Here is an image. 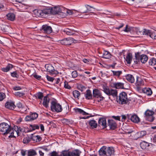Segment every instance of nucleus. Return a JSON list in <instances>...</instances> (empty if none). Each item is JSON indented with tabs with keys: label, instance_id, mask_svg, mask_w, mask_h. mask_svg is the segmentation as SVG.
<instances>
[{
	"label": "nucleus",
	"instance_id": "nucleus-3",
	"mask_svg": "<svg viewBox=\"0 0 156 156\" xmlns=\"http://www.w3.org/2000/svg\"><path fill=\"white\" fill-rule=\"evenodd\" d=\"M51 109L52 111L59 112H61L62 108V106L58 103L56 100L55 99L51 101Z\"/></svg>",
	"mask_w": 156,
	"mask_h": 156
},
{
	"label": "nucleus",
	"instance_id": "nucleus-39",
	"mask_svg": "<svg viewBox=\"0 0 156 156\" xmlns=\"http://www.w3.org/2000/svg\"><path fill=\"white\" fill-rule=\"evenodd\" d=\"M112 72L113 75V76H117L118 77H119L120 75L122 74V72L121 71H112Z\"/></svg>",
	"mask_w": 156,
	"mask_h": 156
},
{
	"label": "nucleus",
	"instance_id": "nucleus-10",
	"mask_svg": "<svg viewBox=\"0 0 156 156\" xmlns=\"http://www.w3.org/2000/svg\"><path fill=\"white\" fill-rule=\"evenodd\" d=\"M45 67L47 71L51 74H56L57 72L55 70L54 67L51 65H46Z\"/></svg>",
	"mask_w": 156,
	"mask_h": 156
},
{
	"label": "nucleus",
	"instance_id": "nucleus-19",
	"mask_svg": "<svg viewBox=\"0 0 156 156\" xmlns=\"http://www.w3.org/2000/svg\"><path fill=\"white\" fill-rule=\"evenodd\" d=\"M108 124L111 129H114L116 128V123L113 120H108Z\"/></svg>",
	"mask_w": 156,
	"mask_h": 156
},
{
	"label": "nucleus",
	"instance_id": "nucleus-47",
	"mask_svg": "<svg viewBox=\"0 0 156 156\" xmlns=\"http://www.w3.org/2000/svg\"><path fill=\"white\" fill-rule=\"evenodd\" d=\"M77 88L78 90H80L81 91H83L84 90L86 89L85 86L81 84H78L77 85Z\"/></svg>",
	"mask_w": 156,
	"mask_h": 156
},
{
	"label": "nucleus",
	"instance_id": "nucleus-22",
	"mask_svg": "<svg viewBox=\"0 0 156 156\" xmlns=\"http://www.w3.org/2000/svg\"><path fill=\"white\" fill-rule=\"evenodd\" d=\"M126 78L128 81L131 83H134L135 81L134 77L132 75L129 74L127 75L126 76Z\"/></svg>",
	"mask_w": 156,
	"mask_h": 156
},
{
	"label": "nucleus",
	"instance_id": "nucleus-34",
	"mask_svg": "<svg viewBox=\"0 0 156 156\" xmlns=\"http://www.w3.org/2000/svg\"><path fill=\"white\" fill-rule=\"evenodd\" d=\"M62 31L66 33V34L69 35H71L73 34V31L71 30L68 28H66L62 30Z\"/></svg>",
	"mask_w": 156,
	"mask_h": 156
},
{
	"label": "nucleus",
	"instance_id": "nucleus-29",
	"mask_svg": "<svg viewBox=\"0 0 156 156\" xmlns=\"http://www.w3.org/2000/svg\"><path fill=\"white\" fill-rule=\"evenodd\" d=\"M132 54L130 53H129L127 54L126 56V60L127 63L130 64L132 60Z\"/></svg>",
	"mask_w": 156,
	"mask_h": 156
},
{
	"label": "nucleus",
	"instance_id": "nucleus-12",
	"mask_svg": "<svg viewBox=\"0 0 156 156\" xmlns=\"http://www.w3.org/2000/svg\"><path fill=\"white\" fill-rule=\"evenodd\" d=\"M154 112L151 110H147L145 113V115L146 116H149L148 120L151 122H152L154 120V118L152 116L154 114Z\"/></svg>",
	"mask_w": 156,
	"mask_h": 156
},
{
	"label": "nucleus",
	"instance_id": "nucleus-45",
	"mask_svg": "<svg viewBox=\"0 0 156 156\" xmlns=\"http://www.w3.org/2000/svg\"><path fill=\"white\" fill-rule=\"evenodd\" d=\"M133 30V27L126 25V27L123 31L125 32H130Z\"/></svg>",
	"mask_w": 156,
	"mask_h": 156
},
{
	"label": "nucleus",
	"instance_id": "nucleus-54",
	"mask_svg": "<svg viewBox=\"0 0 156 156\" xmlns=\"http://www.w3.org/2000/svg\"><path fill=\"white\" fill-rule=\"evenodd\" d=\"M5 94L2 93H0V101H2L5 98Z\"/></svg>",
	"mask_w": 156,
	"mask_h": 156
},
{
	"label": "nucleus",
	"instance_id": "nucleus-52",
	"mask_svg": "<svg viewBox=\"0 0 156 156\" xmlns=\"http://www.w3.org/2000/svg\"><path fill=\"white\" fill-rule=\"evenodd\" d=\"M85 6H86V8L87 9V11H86V12H83V13H86L88 11V12H90V11H92L91 9L93 8L92 7H91L88 5H85Z\"/></svg>",
	"mask_w": 156,
	"mask_h": 156
},
{
	"label": "nucleus",
	"instance_id": "nucleus-35",
	"mask_svg": "<svg viewBox=\"0 0 156 156\" xmlns=\"http://www.w3.org/2000/svg\"><path fill=\"white\" fill-rule=\"evenodd\" d=\"M73 96L75 98L78 99L79 97L80 96V93L77 90H75L73 92Z\"/></svg>",
	"mask_w": 156,
	"mask_h": 156
},
{
	"label": "nucleus",
	"instance_id": "nucleus-20",
	"mask_svg": "<svg viewBox=\"0 0 156 156\" xmlns=\"http://www.w3.org/2000/svg\"><path fill=\"white\" fill-rule=\"evenodd\" d=\"M27 156H35L37 154L36 151L33 149H30L27 151Z\"/></svg>",
	"mask_w": 156,
	"mask_h": 156
},
{
	"label": "nucleus",
	"instance_id": "nucleus-1",
	"mask_svg": "<svg viewBox=\"0 0 156 156\" xmlns=\"http://www.w3.org/2000/svg\"><path fill=\"white\" fill-rule=\"evenodd\" d=\"M0 131L4 135L10 133L8 136L9 138H10L15 137L14 135L15 133H16L18 136H19L20 132H21V130L20 127L18 128L17 127V130H14L10 125L4 122L0 124Z\"/></svg>",
	"mask_w": 156,
	"mask_h": 156
},
{
	"label": "nucleus",
	"instance_id": "nucleus-24",
	"mask_svg": "<svg viewBox=\"0 0 156 156\" xmlns=\"http://www.w3.org/2000/svg\"><path fill=\"white\" fill-rule=\"evenodd\" d=\"M140 59L142 63H144L148 60L147 56L145 55H142L140 56L139 55Z\"/></svg>",
	"mask_w": 156,
	"mask_h": 156
},
{
	"label": "nucleus",
	"instance_id": "nucleus-13",
	"mask_svg": "<svg viewBox=\"0 0 156 156\" xmlns=\"http://www.w3.org/2000/svg\"><path fill=\"white\" fill-rule=\"evenodd\" d=\"M112 87L116 89H124V83L121 82L112 83L111 84Z\"/></svg>",
	"mask_w": 156,
	"mask_h": 156
},
{
	"label": "nucleus",
	"instance_id": "nucleus-21",
	"mask_svg": "<svg viewBox=\"0 0 156 156\" xmlns=\"http://www.w3.org/2000/svg\"><path fill=\"white\" fill-rule=\"evenodd\" d=\"M64 12L66 13V16L67 14H68L70 15H73L74 16H76V15L78 12L77 11L74 10H66L65 11H64Z\"/></svg>",
	"mask_w": 156,
	"mask_h": 156
},
{
	"label": "nucleus",
	"instance_id": "nucleus-41",
	"mask_svg": "<svg viewBox=\"0 0 156 156\" xmlns=\"http://www.w3.org/2000/svg\"><path fill=\"white\" fill-rule=\"evenodd\" d=\"M31 139V138L28 136H26L23 140V143L24 144H27L30 141Z\"/></svg>",
	"mask_w": 156,
	"mask_h": 156
},
{
	"label": "nucleus",
	"instance_id": "nucleus-4",
	"mask_svg": "<svg viewBox=\"0 0 156 156\" xmlns=\"http://www.w3.org/2000/svg\"><path fill=\"white\" fill-rule=\"evenodd\" d=\"M51 13L52 14H58L60 15V16L64 17L66 16V13L62 12L61 8L58 7H55L50 9Z\"/></svg>",
	"mask_w": 156,
	"mask_h": 156
},
{
	"label": "nucleus",
	"instance_id": "nucleus-53",
	"mask_svg": "<svg viewBox=\"0 0 156 156\" xmlns=\"http://www.w3.org/2000/svg\"><path fill=\"white\" fill-rule=\"evenodd\" d=\"M24 93L20 92H16L15 93V95H16V96L19 97H21L24 95Z\"/></svg>",
	"mask_w": 156,
	"mask_h": 156
},
{
	"label": "nucleus",
	"instance_id": "nucleus-43",
	"mask_svg": "<svg viewBox=\"0 0 156 156\" xmlns=\"http://www.w3.org/2000/svg\"><path fill=\"white\" fill-rule=\"evenodd\" d=\"M140 147L142 149H145L147 147L149 146V144L148 143L145 141L142 142L140 144Z\"/></svg>",
	"mask_w": 156,
	"mask_h": 156
},
{
	"label": "nucleus",
	"instance_id": "nucleus-42",
	"mask_svg": "<svg viewBox=\"0 0 156 156\" xmlns=\"http://www.w3.org/2000/svg\"><path fill=\"white\" fill-rule=\"evenodd\" d=\"M149 36L152 38L156 39V31L153 30L151 31L150 33Z\"/></svg>",
	"mask_w": 156,
	"mask_h": 156
},
{
	"label": "nucleus",
	"instance_id": "nucleus-16",
	"mask_svg": "<svg viewBox=\"0 0 156 156\" xmlns=\"http://www.w3.org/2000/svg\"><path fill=\"white\" fill-rule=\"evenodd\" d=\"M129 115H130L129 119H130L131 121L135 123H137L140 122V118L136 115L133 114L131 115V114H130Z\"/></svg>",
	"mask_w": 156,
	"mask_h": 156
},
{
	"label": "nucleus",
	"instance_id": "nucleus-9",
	"mask_svg": "<svg viewBox=\"0 0 156 156\" xmlns=\"http://www.w3.org/2000/svg\"><path fill=\"white\" fill-rule=\"evenodd\" d=\"M135 84L137 90L139 91L141 90V87L144 85V82L141 78L137 77Z\"/></svg>",
	"mask_w": 156,
	"mask_h": 156
},
{
	"label": "nucleus",
	"instance_id": "nucleus-11",
	"mask_svg": "<svg viewBox=\"0 0 156 156\" xmlns=\"http://www.w3.org/2000/svg\"><path fill=\"white\" fill-rule=\"evenodd\" d=\"M41 30L45 33L50 34L51 33L52 29L50 26L45 25L42 26Z\"/></svg>",
	"mask_w": 156,
	"mask_h": 156
},
{
	"label": "nucleus",
	"instance_id": "nucleus-64",
	"mask_svg": "<svg viewBox=\"0 0 156 156\" xmlns=\"http://www.w3.org/2000/svg\"><path fill=\"white\" fill-rule=\"evenodd\" d=\"M124 24L122 23L121 24L119 27H117L115 28L116 29L119 30L120 28L122 27H123Z\"/></svg>",
	"mask_w": 156,
	"mask_h": 156
},
{
	"label": "nucleus",
	"instance_id": "nucleus-30",
	"mask_svg": "<svg viewBox=\"0 0 156 156\" xmlns=\"http://www.w3.org/2000/svg\"><path fill=\"white\" fill-rule=\"evenodd\" d=\"M102 88L103 91L104 93L107 95H109L110 90L109 89L108 87L106 85H103Z\"/></svg>",
	"mask_w": 156,
	"mask_h": 156
},
{
	"label": "nucleus",
	"instance_id": "nucleus-17",
	"mask_svg": "<svg viewBox=\"0 0 156 156\" xmlns=\"http://www.w3.org/2000/svg\"><path fill=\"white\" fill-rule=\"evenodd\" d=\"M50 99L48 95L44 97L43 99L42 104L46 108H47L48 107V105L50 102Z\"/></svg>",
	"mask_w": 156,
	"mask_h": 156
},
{
	"label": "nucleus",
	"instance_id": "nucleus-49",
	"mask_svg": "<svg viewBox=\"0 0 156 156\" xmlns=\"http://www.w3.org/2000/svg\"><path fill=\"white\" fill-rule=\"evenodd\" d=\"M42 11L43 12V15H44V17L46 14H49L50 13H51L50 9H44L42 10Z\"/></svg>",
	"mask_w": 156,
	"mask_h": 156
},
{
	"label": "nucleus",
	"instance_id": "nucleus-23",
	"mask_svg": "<svg viewBox=\"0 0 156 156\" xmlns=\"http://www.w3.org/2000/svg\"><path fill=\"white\" fill-rule=\"evenodd\" d=\"M142 92L147 95H151L152 94V91L149 88H145L142 89Z\"/></svg>",
	"mask_w": 156,
	"mask_h": 156
},
{
	"label": "nucleus",
	"instance_id": "nucleus-25",
	"mask_svg": "<svg viewBox=\"0 0 156 156\" xmlns=\"http://www.w3.org/2000/svg\"><path fill=\"white\" fill-rule=\"evenodd\" d=\"M74 110L77 113H79L83 115H87L89 114L88 113L85 112L83 110L80 108H75Z\"/></svg>",
	"mask_w": 156,
	"mask_h": 156
},
{
	"label": "nucleus",
	"instance_id": "nucleus-50",
	"mask_svg": "<svg viewBox=\"0 0 156 156\" xmlns=\"http://www.w3.org/2000/svg\"><path fill=\"white\" fill-rule=\"evenodd\" d=\"M36 97L38 99L42 100L43 97V93L39 92L36 94Z\"/></svg>",
	"mask_w": 156,
	"mask_h": 156
},
{
	"label": "nucleus",
	"instance_id": "nucleus-61",
	"mask_svg": "<svg viewBox=\"0 0 156 156\" xmlns=\"http://www.w3.org/2000/svg\"><path fill=\"white\" fill-rule=\"evenodd\" d=\"M19 108L21 109H23V107H22V104L20 103H18L16 105Z\"/></svg>",
	"mask_w": 156,
	"mask_h": 156
},
{
	"label": "nucleus",
	"instance_id": "nucleus-6",
	"mask_svg": "<svg viewBox=\"0 0 156 156\" xmlns=\"http://www.w3.org/2000/svg\"><path fill=\"white\" fill-rule=\"evenodd\" d=\"M16 1L19 3L24 2L21 5L22 10H25L32 6L30 0H16Z\"/></svg>",
	"mask_w": 156,
	"mask_h": 156
},
{
	"label": "nucleus",
	"instance_id": "nucleus-40",
	"mask_svg": "<svg viewBox=\"0 0 156 156\" xmlns=\"http://www.w3.org/2000/svg\"><path fill=\"white\" fill-rule=\"evenodd\" d=\"M103 57L105 58H109L111 57L110 53L107 51H105L103 53Z\"/></svg>",
	"mask_w": 156,
	"mask_h": 156
},
{
	"label": "nucleus",
	"instance_id": "nucleus-37",
	"mask_svg": "<svg viewBox=\"0 0 156 156\" xmlns=\"http://www.w3.org/2000/svg\"><path fill=\"white\" fill-rule=\"evenodd\" d=\"M133 60L134 63L136 64H137L140 61L139 54L137 53L135 54V58H133Z\"/></svg>",
	"mask_w": 156,
	"mask_h": 156
},
{
	"label": "nucleus",
	"instance_id": "nucleus-55",
	"mask_svg": "<svg viewBox=\"0 0 156 156\" xmlns=\"http://www.w3.org/2000/svg\"><path fill=\"white\" fill-rule=\"evenodd\" d=\"M122 119L124 121L126 119V118H128V119H129L130 117V115H127L126 116L125 115H122Z\"/></svg>",
	"mask_w": 156,
	"mask_h": 156
},
{
	"label": "nucleus",
	"instance_id": "nucleus-28",
	"mask_svg": "<svg viewBox=\"0 0 156 156\" xmlns=\"http://www.w3.org/2000/svg\"><path fill=\"white\" fill-rule=\"evenodd\" d=\"M12 68V65L11 64H9L6 67L2 68L1 70L3 72H7Z\"/></svg>",
	"mask_w": 156,
	"mask_h": 156
},
{
	"label": "nucleus",
	"instance_id": "nucleus-32",
	"mask_svg": "<svg viewBox=\"0 0 156 156\" xmlns=\"http://www.w3.org/2000/svg\"><path fill=\"white\" fill-rule=\"evenodd\" d=\"M109 94L108 96L112 95L113 97H116L117 95V90L115 89H111L109 92Z\"/></svg>",
	"mask_w": 156,
	"mask_h": 156
},
{
	"label": "nucleus",
	"instance_id": "nucleus-27",
	"mask_svg": "<svg viewBox=\"0 0 156 156\" xmlns=\"http://www.w3.org/2000/svg\"><path fill=\"white\" fill-rule=\"evenodd\" d=\"M7 19L9 20L13 21L15 19V16L13 13H9L6 15Z\"/></svg>",
	"mask_w": 156,
	"mask_h": 156
},
{
	"label": "nucleus",
	"instance_id": "nucleus-63",
	"mask_svg": "<svg viewBox=\"0 0 156 156\" xmlns=\"http://www.w3.org/2000/svg\"><path fill=\"white\" fill-rule=\"evenodd\" d=\"M33 76L36 79L39 80L41 79V77L40 76L34 74L33 75Z\"/></svg>",
	"mask_w": 156,
	"mask_h": 156
},
{
	"label": "nucleus",
	"instance_id": "nucleus-36",
	"mask_svg": "<svg viewBox=\"0 0 156 156\" xmlns=\"http://www.w3.org/2000/svg\"><path fill=\"white\" fill-rule=\"evenodd\" d=\"M30 129L31 131L34 130L36 129H38L40 126L37 125H30L29 126Z\"/></svg>",
	"mask_w": 156,
	"mask_h": 156
},
{
	"label": "nucleus",
	"instance_id": "nucleus-57",
	"mask_svg": "<svg viewBox=\"0 0 156 156\" xmlns=\"http://www.w3.org/2000/svg\"><path fill=\"white\" fill-rule=\"evenodd\" d=\"M72 76L73 77L76 78L78 76L77 73L76 71H73L72 73Z\"/></svg>",
	"mask_w": 156,
	"mask_h": 156
},
{
	"label": "nucleus",
	"instance_id": "nucleus-58",
	"mask_svg": "<svg viewBox=\"0 0 156 156\" xmlns=\"http://www.w3.org/2000/svg\"><path fill=\"white\" fill-rule=\"evenodd\" d=\"M46 77L47 80L48 81L52 82L54 80V78L53 77L49 76L48 75H47Z\"/></svg>",
	"mask_w": 156,
	"mask_h": 156
},
{
	"label": "nucleus",
	"instance_id": "nucleus-56",
	"mask_svg": "<svg viewBox=\"0 0 156 156\" xmlns=\"http://www.w3.org/2000/svg\"><path fill=\"white\" fill-rule=\"evenodd\" d=\"M64 87L65 88L68 89H70L71 88V87L69 85L67 82L66 81H65L64 82Z\"/></svg>",
	"mask_w": 156,
	"mask_h": 156
},
{
	"label": "nucleus",
	"instance_id": "nucleus-5",
	"mask_svg": "<svg viewBox=\"0 0 156 156\" xmlns=\"http://www.w3.org/2000/svg\"><path fill=\"white\" fill-rule=\"evenodd\" d=\"M117 101L119 104H124L128 102L127 94L125 92H122L119 95V99L117 98Z\"/></svg>",
	"mask_w": 156,
	"mask_h": 156
},
{
	"label": "nucleus",
	"instance_id": "nucleus-48",
	"mask_svg": "<svg viewBox=\"0 0 156 156\" xmlns=\"http://www.w3.org/2000/svg\"><path fill=\"white\" fill-rule=\"evenodd\" d=\"M146 134V132L145 131H142L140 132L137 133V134L140 135L139 137L141 138L145 135Z\"/></svg>",
	"mask_w": 156,
	"mask_h": 156
},
{
	"label": "nucleus",
	"instance_id": "nucleus-44",
	"mask_svg": "<svg viewBox=\"0 0 156 156\" xmlns=\"http://www.w3.org/2000/svg\"><path fill=\"white\" fill-rule=\"evenodd\" d=\"M31 139L34 141H35L36 142L40 141L41 140V138L39 136H34L31 137Z\"/></svg>",
	"mask_w": 156,
	"mask_h": 156
},
{
	"label": "nucleus",
	"instance_id": "nucleus-38",
	"mask_svg": "<svg viewBox=\"0 0 156 156\" xmlns=\"http://www.w3.org/2000/svg\"><path fill=\"white\" fill-rule=\"evenodd\" d=\"M85 97L86 99H91L92 97V95L90 91L89 90H87V93L85 94Z\"/></svg>",
	"mask_w": 156,
	"mask_h": 156
},
{
	"label": "nucleus",
	"instance_id": "nucleus-7",
	"mask_svg": "<svg viewBox=\"0 0 156 156\" xmlns=\"http://www.w3.org/2000/svg\"><path fill=\"white\" fill-rule=\"evenodd\" d=\"M38 116V114L36 113H30L26 117L25 120L26 121H32L36 119Z\"/></svg>",
	"mask_w": 156,
	"mask_h": 156
},
{
	"label": "nucleus",
	"instance_id": "nucleus-15",
	"mask_svg": "<svg viewBox=\"0 0 156 156\" xmlns=\"http://www.w3.org/2000/svg\"><path fill=\"white\" fill-rule=\"evenodd\" d=\"M5 106L6 108L11 110L13 109L16 107L14 103L11 101H7L5 104Z\"/></svg>",
	"mask_w": 156,
	"mask_h": 156
},
{
	"label": "nucleus",
	"instance_id": "nucleus-46",
	"mask_svg": "<svg viewBox=\"0 0 156 156\" xmlns=\"http://www.w3.org/2000/svg\"><path fill=\"white\" fill-rule=\"evenodd\" d=\"M149 64L151 66H154L156 64V59L153 58L150 59L149 61Z\"/></svg>",
	"mask_w": 156,
	"mask_h": 156
},
{
	"label": "nucleus",
	"instance_id": "nucleus-51",
	"mask_svg": "<svg viewBox=\"0 0 156 156\" xmlns=\"http://www.w3.org/2000/svg\"><path fill=\"white\" fill-rule=\"evenodd\" d=\"M151 31L149 30L144 29L143 32V34L145 35H149Z\"/></svg>",
	"mask_w": 156,
	"mask_h": 156
},
{
	"label": "nucleus",
	"instance_id": "nucleus-2",
	"mask_svg": "<svg viewBox=\"0 0 156 156\" xmlns=\"http://www.w3.org/2000/svg\"><path fill=\"white\" fill-rule=\"evenodd\" d=\"M114 154V150L112 147H102L99 151L100 155L103 156H111Z\"/></svg>",
	"mask_w": 156,
	"mask_h": 156
},
{
	"label": "nucleus",
	"instance_id": "nucleus-26",
	"mask_svg": "<svg viewBox=\"0 0 156 156\" xmlns=\"http://www.w3.org/2000/svg\"><path fill=\"white\" fill-rule=\"evenodd\" d=\"M89 126L92 128H96L97 126V122L94 120H90L89 123Z\"/></svg>",
	"mask_w": 156,
	"mask_h": 156
},
{
	"label": "nucleus",
	"instance_id": "nucleus-8",
	"mask_svg": "<svg viewBox=\"0 0 156 156\" xmlns=\"http://www.w3.org/2000/svg\"><path fill=\"white\" fill-rule=\"evenodd\" d=\"M76 41L72 38L69 37L64 39L61 41V44L65 45H69Z\"/></svg>",
	"mask_w": 156,
	"mask_h": 156
},
{
	"label": "nucleus",
	"instance_id": "nucleus-18",
	"mask_svg": "<svg viewBox=\"0 0 156 156\" xmlns=\"http://www.w3.org/2000/svg\"><path fill=\"white\" fill-rule=\"evenodd\" d=\"M99 126H102L103 128L106 127V122L105 119V118H101L99 119L98 121Z\"/></svg>",
	"mask_w": 156,
	"mask_h": 156
},
{
	"label": "nucleus",
	"instance_id": "nucleus-31",
	"mask_svg": "<svg viewBox=\"0 0 156 156\" xmlns=\"http://www.w3.org/2000/svg\"><path fill=\"white\" fill-rule=\"evenodd\" d=\"M93 96L94 97H99L101 95L99 90L97 89H95L93 90Z\"/></svg>",
	"mask_w": 156,
	"mask_h": 156
},
{
	"label": "nucleus",
	"instance_id": "nucleus-33",
	"mask_svg": "<svg viewBox=\"0 0 156 156\" xmlns=\"http://www.w3.org/2000/svg\"><path fill=\"white\" fill-rule=\"evenodd\" d=\"M35 12L36 13V15L39 17H44V15H43V12L42 10H35Z\"/></svg>",
	"mask_w": 156,
	"mask_h": 156
},
{
	"label": "nucleus",
	"instance_id": "nucleus-59",
	"mask_svg": "<svg viewBox=\"0 0 156 156\" xmlns=\"http://www.w3.org/2000/svg\"><path fill=\"white\" fill-rule=\"evenodd\" d=\"M21 153L23 156H25L26 154H27V151L22 150L21 151Z\"/></svg>",
	"mask_w": 156,
	"mask_h": 156
},
{
	"label": "nucleus",
	"instance_id": "nucleus-62",
	"mask_svg": "<svg viewBox=\"0 0 156 156\" xmlns=\"http://www.w3.org/2000/svg\"><path fill=\"white\" fill-rule=\"evenodd\" d=\"M13 89L15 90H21V88L19 86H15L13 87Z\"/></svg>",
	"mask_w": 156,
	"mask_h": 156
},
{
	"label": "nucleus",
	"instance_id": "nucleus-60",
	"mask_svg": "<svg viewBox=\"0 0 156 156\" xmlns=\"http://www.w3.org/2000/svg\"><path fill=\"white\" fill-rule=\"evenodd\" d=\"M11 75L12 76L14 77H17V75L16 72H14L11 73Z\"/></svg>",
	"mask_w": 156,
	"mask_h": 156
},
{
	"label": "nucleus",
	"instance_id": "nucleus-14",
	"mask_svg": "<svg viewBox=\"0 0 156 156\" xmlns=\"http://www.w3.org/2000/svg\"><path fill=\"white\" fill-rule=\"evenodd\" d=\"M104 98L100 96L99 97H96L95 98L94 102L98 104L100 106H102L104 105L103 99Z\"/></svg>",
	"mask_w": 156,
	"mask_h": 156
}]
</instances>
